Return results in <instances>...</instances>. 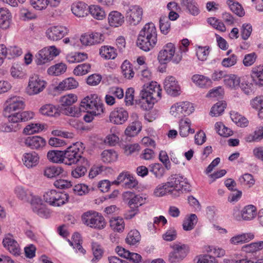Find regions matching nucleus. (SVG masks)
<instances>
[{"label":"nucleus","mask_w":263,"mask_h":263,"mask_svg":"<svg viewBox=\"0 0 263 263\" xmlns=\"http://www.w3.org/2000/svg\"><path fill=\"white\" fill-rule=\"evenodd\" d=\"M64 161L63 163L71 165L76 164L84 158L81 156L79 149L77 147L76 144L73 146H70L64 151Z\"/></svg>","instance_id":"11"},{"label":"nucleus","mask_w":263,"mask_h":263,"mask_svg":"<svg viewBox=\"0 0 263 263\" xmlns=\"http://www.w3.org/2000/svg\"><path fill=\"white\" fill-rule=\"evenodd\" d=\"M64 151L52 150L47 153L48 160L53 163H63L64 161Z\"/></svg>","instance_id":"39"},{"label":"nucleus","mask_w":263,"mask_h":263,"mask_svg":"<svg viewBox=\"0 0 263 263\" xmlns=\"http://www.w3.org/2000/svg\"><path fill=\"white\" fill-rule=\"evenodd\" d=\"M80 106L83 111L92 110L95 114H101L103 112V104L96 95H91L84 98Z\"/></svg>","instance_id":"6"},{"label":"nucleus","mask_w":263,"mask_h":263,"mask_svg":"<svg viewBox=\"0 0 263 263\" xmlns=\"http://www.w3.org/2000/svg\"><path fill=\"white\" fill-rule=\"evenodd\" d=\"M50 58L48 53V50L44 48L36 54L35 62L37 65H42L51 61Z\"/></svg>","instance_id":"48"},{"label":"nucleus","mask_w":263,"mask_h":263,"mask_svg":"<svg viewBox=\"0 0 263 263\" xmlns=\"http://www.w3.org/2000/svg\"><path fill=\"white\" fill-rule=\"evenodd\" d=\"M158 59L161 64H166L170 61L174 63H179L182 59V55L178 53H175L174 44L169 43L166 44L163 49L160 51Z\"/></svg>","instance_id":"4"},{"label":"nucleus","mask_w":263,"mask_h":263,"mask_svg":"<svg viewBox=\"0 0 263 263\" xmlns=\"http://www.w3.org/2000/svg\"><path fill=\"white\" fill-rule=\"evenodd\" d=\"M262 249L263 241L252 242L242 247V250L246 253H254Z\"/></svg>","instance_id":"49"},{"label":"nucleus","mask_w":263,"mask_h":263,"mask_svg":"<svg viewBox=\"0 0 263 263\" xmlns=\"http://www.w3.org/2000/svg\"><path fill=\"white\" fill-rule=\"evenodd\" d=\"M110 226L115 231L122 232L124 229V222L122 218H112L110 221Z\"/></svg>","instance_id":"50"},{"label":"nucleus","mask_w":263,"mask_h":263,"mask_svg":"<svg viewBox=\"0 0 263 263\" xmlns=\"http://www.w3.org/2000/svg\"><path fill=\"white\" fill-rule=\"evenodd\" d=\"M40 157L35 152L25 153L22 158L23 164L28 168L35 167L39 164Z\"/></svg>","instance_id":"20"},{"label":"nucleus","mask_w":263,"mask_h":263,"mask_svg":"<svg viewBox=\"0 0 263 263\" xmlns=\"http://www.w3.org/2000/svg\"><path fill=\"white\" fill-rule=\"evenodd\" d=\"M70 246H72L74 249L78 250L82 254H85V250L82 248L81 245L82 243V239L80 234L78 233H74L72 236V240H68Z\"/></svg>","instance_id":"45"},{"label":"nucleus","mask_w":263,"mask_h":263,"mask_svg":"<svg viewBox=\"0 0 263 263\" xmlns=\"http://www.w3.org/2000/svg\"><path fill=\"white\" fill-rule=\"evenodd\" d=\"M251 77L256 85L263 86V65L253 68Z\"/></svg>","instance_id":"34"},{"label":"nucleus","mask_w":263,"mask_h":263,"mask_svg":"<svg viewBox=\"0 0 263 263\" xmlns=\"http://www.w3.org/2000/svg\"><path fill=\"white\" fill-rule=\"evenodd\" d=\"M88 11L94 18L98 20H103L106 15L104 10L98 5H91Z\"/></svg>","instance_id":"36"},{"label":"nucleus","mask_w":263,"mask_h":263,"mask_svg":"<svg viewBox=\"0 0 263 263\" xmlns=\"http://www.w3.org/2000/svg\"><path fill=\"white\" fill-rule=\"evenodd\" d=\"M149 171L158 179L161 178L165 173V169L160 163L152 164L149 166Z\"/></svg>","instance_id":"52"},{"label":"nucleus","mask_w":263,"mask_h":263,"mask_svg":"<svg viewBox=\"0 0 263 263\" xmlns=\"http://www.w3.org/2000/svg\"><path fill=\"white\" fill-rule=\"evenodd\" d=\"M227 106L226 103L223 101L216 103L212 108L210 115L212 117H217L221 115Z\"/></svg>","instance_id":"54"},{"label":"nucleus","mask_w":263,"mask_h":263,"mask_svg":"<svg viewBox=\"0 0 263 263\" xmlns=\"http://www.w3.org/2000/svg\"><path fill=\"white\" fill-rule=\"evenodd\" d=\"M11 15L9 11L5 8H0V27L8 28L10 24Z\"/></svg>","instance_id":"32"},{"label":"nucleus","mask_w":263,"mask_h":263,"mask_svg":"<svg viewBox=\"0 0 263 263\" xmlns=\"http://www.w3.org/2000/svg\"><path fill=\"white\" fill-rule=\"evenodd\" d=\"M102 160L104 162H110L113 161L117 157L115 152L111 150L104 151L101 154Z\"/></svg>","instance_id":"64"},{"label":"nucleus","mask_w":263,"mask_h":263,"mask_svg":"<svg viewBox=\"0 0 263 263\" xmlns=\"http://www.w3.org/2000/svg\"><path fill=\"white\" fill-rule=\"evenodd\" d=\"M40 112L44 116L56 117L59 115L58 109L51 104H45L40 109Z\"/></svg>","instance_id":"37"},{"label":"nucleus","mask_w":263,"mask_h":263,"mask_svg":"<svg viewBox=\"0 0 263 263\" xmlns=\"http://www.w3.org/2000/svg\"><path fill=\"white\" fill-rule=\"evenodd\" d=\"M67 69L66 65L62 63L57 64L48 69V73L50 75L59 76L64 73Z\"/></svg>","instance_id":"47"},{"label":"nucleus","mask_w":263,"mask_h":263,"mask_svg":"<svg viewBox=\"0 0 263 263\" xmlns=\"http://www.w3.org/2000/svg\"><path fill=\"white\" fill-rule=\"evenodd\" d=\"M254 238L252 233H245L237 234L230 239V242L233 245H241L247 243Z\"/></svg>","instance_id":"23"},{"label":"nucleus","mask_w":263,"mask_h":263,"mask_svg":"<svg viewBox=\"0 0 263 263\" xmlns=\"http://www.w3.org/2000/svg\"><path fill=\"white\" fill-rule=\"evenodd\" d=\"M167 186L172 188L173 194L175 196H179L183 191H189L190 186L186 182L183 177L178 175H172L167 179L166 182Z\"/></svg>","instance_id":"7"},{"label":"nucleus","mask_w":263,"mask_h":263,"mask_svg":"<svg viewBox=\"0 0 263 263\" xmlns=\"http://www.w3.org/2000/svg\"><path fill=\"white\" fill-rule=\"evenodd\" d=\"M43 198L44 201L52 206H60L68 202L69 195L65 193L51 190L46 192Z\"/></svg>","instance_id":"5"},{"label":"nucleus","mask_w":263,"mask_h":263,"mask_svg":"<svg viewBox=\"0 0 263 263\" xmlns=\"http://www.w3.org/2000/svg\"><path fill=\"white\" fill-rule=\"evenodd\" d=\"M167 193L173 194V190H171L167 186L166 183L158 185L154 190L153 195L157 197H161L166 195Z\"/></svg>","instance_id":"43"},{"label":"nucleus","mask_w":263,"mask_h":263,"mask_svg":"<svg viewBox=\"0 0 263 263\" xmlns=\"http://www.w3.org/2000/svg\"><path fill=\"white\" fill-rule=\"evenodd\" d=\"M108 20L111 26L117 27L123 23L124 16L118 11H112L109 13Z\"/></svg>","instance_id":"31"},{"label":"nucleus","mask_w":263,"mask_h":263,"mask_svg":"<svg viewBox=\"0 0 263 263\" xmlns=\"http://www.w3.org/2000/svg\"><path fill=\"white\" fill-rule=\"evenodd\" d=\"M104 41V36L103 34L98 32H93L89 34L82 35L80 41L84 45H93L101 44Z\"/></svg>","instance_id":"16"},{"label":"nucleus","mask_w":263,"mask_h":263,"mask_svg":"<svg viewBox=\"0 0 263 263\" xmlns=\"http://www.w3.org/2000/svg\"><path fill=\"white\" fill-rule=\"evenodd\" d=\"M9 122L3 123L0 125V130L3 132H16L20 129V126L17 122H13L8 119Z\"/></svg>","instance_id":"55"},{"label":"nucleus","mask_w":263,"mask_h":263,"mask_svg":"<svg viewBox=\"0 0 263 263\" xmlns=\"http://www.w3.org/2000/svg\"><path fill=\"white\" fill-rule=\"evenodd\" d=\"M63 172V169L60 166H51L45 168L44 175L48 178H53L59 176Z\"/></svg>","instance_id":"38"},{"label":"nucleus","mask_w":263,"mask_h":263,"mask_svg":"<svg viewBox=\"0 0 263 263\" xmlns=\"http://www.w3.org/2000/svg\"><path fill=\"white\" fill-rule=\"evenodd\" d=\"M143 9L138 5H131L126 12V18L132 25H137L141 21Z\"/></svg>","instance_id":"13"},{"label":"nucleus","mask_w":263,"mask_h":263,"mask_svg":"<svg viewBox=\"0 0 263 263\" xmlns=\"http://www.w3.org/2000/svg\"><path fill=\"white\" fill-rule=\"evenodd\" d=\"M90 65L88 63H83L78 65L73 70V73L76 76H83L87 74L90 70Z\"/></svg>","instance_id":"60"},{"label":"nucleus","mask_w":263,"mask_h":263,"mask_svg":"<svg viewBox=\"0 0 263 263\" xmlns=\"http://www.w3.org/2000/svg\"><path fill=\"white\" fill-rule=\"evenodd\" d=\"M77 101V97L74 94H68L62 97L60 99V103L63 106H71Z\"/></svg>","instance_id":"58"},{"label":"nucleus","mask_w":263,"mask_h":263,"mask_svg":"<svg viewBox=\"0 0 263 263\" xmlns=\"http://www.w3.org/2000/svg\"><path fill=\"white\" fill-rule=\"evenodd\" d=\"M63 111L65 115L78 117L80 116L81 112L83 111V110L80 105L79 107H76L75 106L71 107L68 106Z\"/></svg>","instance_id":"62"},{"label":"nucleus","mask_w":263,"mask_h":263,"mask_svg":"<svg viewBox=\"0 0 263 263\" xmlns=\"http://www.w3.org/2000/svg\"><path fill=\"white\" fill-rule=\"evenodd\" d=\"M34 113L30 111H25L21 113L14 114L12 116H9V120L13 122H26L34 117Z\"/></svg>","instance_id":"25"},{"label":"nucleus","mask_w":263,"mask_h":263,"mask_svg":"<svg viewBox=\"0 0 263 263\" xmlns=\"http://www.w3.org/2000/svg\"><path fill=\"white\" fill-rule=\"evenodd\" d=\"M215 128L217 132L220 136L228 137L232 135V131L230 129L226 127L221 122L216 123Z\"/></svg>","instance_id":"57"},{"label":"nucleus","mask_w":263,"mask_h":263,"mask_svg":"<svg viewBox=\"0 0 263 263\" xmlns=\"http://www.w3.org/2000/svg\"><path fill=\"white\" fill-rule=\"evenodd\" d=\"M194 107L189 102H179L173 105L170 109L171 114L176 118H182L191 114Z\"/></svg>","instance_id":"9"},{"label":"nucleus","mask_w":263,"mask_h":263,"mask_svg":"<svg viewBox=\"0 0 263 263\" xmlns=\"http://www.w3.org/2000/svg\"><path fill=\"white\" fill-rule=\"evenodd\" d=\"M66 27L62 26H57L51 27L46 31L48 39L53 41H58L62 39L68 32Z\"/></svg>","instance_id":"19"},{"label":"nucleus","mask_w":263,"mask_h":263,"mask_svg":"<svg viewBox=\"0 0 263 263\" xmlns=\"http://www.w3.org/2000/svg\"><path fill=\"white\" fill-rule=\"evenodd\" d=\"M139 100H136V104L144 109L152 107L161 97V89L156 82L144 84L140 91Z\"/></svg>","instance_id":"1"},{"label":"nucleus","mask_w":263,"mask_h":263,"mask_svg":"<svg viewBox=\"0 0 263 263\" xmlns=\"http://www.w3.org/2000/svg\"><path fill=\"white\" fill-rule=\"evenodd\" d=\"M171 247L173 251L169 254V261L171 263L179 262L186 255V246L180 243H175Z\"/></svg>","instance_id":"14"},{"label":"nucleus","mask_w":263,"mask_h":263,"mask_svg":"<svg viewBox=\"0 0 263 263\" xmlns=\"http://www.w3.org/2000/svg\"><path fill=\"white\" fill-rule=\"evenodd\" d=\"M45 82L39 76L32 75L29 78L26 91L30 96L37 95L43 90L45 87Z\"/></svg>","instance_id":"10"},{"label":"nucleus","mask_w":263,"mask_h":263,"mask_svg":"<svg viewBox=\"0 0 263 263\" xmlns=\"http://www.w3.org/2000/svg\"><path fill=\"white\" fill-rule=\"evenodd\" d=\"M141 124L139 122H132L125 129V134L129 137L136 135L141 130Z\"/></svg>","instance_id":"51"},{"label":"nucleus","mask_w":263,"mask_h":263,"mask_svg":"<svg viewBox=\"0 0 263 263\" xmlns=\"http://www.w3.org/2000/svg\"><path fill=\"white\" fill-rule=\"evenodd\" d=\"M33 211L41 217L47 218L50 215L48 209L42 199L39 196H34L30 201Z\"/></svg>","instance_id":"12"},{"label":"nucleus","mask_w":263,"mask_h":263,"mask_svg":"<svg viewBox=\"0 0 263 263\" xmlns=\"http://www.w3.org/2000/svg\"><path fill=\"white\" fill-rule=\"evenodd\" d=\"M78 82L73 78H68L60 82L56 88L58 90H64L76 88Z\"/></svg>","instance_id":"33"},{"label":"nucleus","mask_w":263,"mask_h":263,"mask_svg":"<svg viewBox=\"0 0 263 263\" xmlns=\"http://www.w3.org/2000/svg\"><path fill=\"white\" fill-rule=\"evenodd\" d=\"M44 125L38 123H31L24 129L23 132L27 135H31L43 130Z\"/></svg>","instance_id":"56"},{"label":"nucleus","mask_w":263,"mask_h":263,"mask_svg":"<svg viewBox=\"0 0 263 263\" xmlns=\"http://www.w3.org/2000/svg\"><path fill=\"white\" fill-rule=\"evenodd\" d=\"M14 193L16 197L24 202H29L32 200V193L28 190L22 186H17L14 189Z\"/></svg>","instance_id":"27"},{"label":"nucleus","mask_w":263,"mask_h":263,"mask_svg":"<svg viewBox=\"0 0 263 263\" xmlns=\"http://www.w3.org/2000/svg\"><path fill=\"white\" fill-rule=\"evenodd\" d=\"M227 4L230 10L237 16L242 17L245 15V10L239 3L235 2L233 0H227Z\"/></svg>","instance_id":"42"},{"label":"nucleus","mask_w":263,"mask_h":263,"mask_svg":"<svg viewBox=\"0 0 263 263\" xmlns=\"http://www.w3.org/2000/svg\"><path fill=\"white\" fill-rule=\"evenodd\" d=\"M180 4L192 15L196 16L200 13L198 6L195 0H180Z\"/></svg>","instance_id":"26"},{"label":"nucleus","mask_w":263,"mask_h":263,"mask_svg":"<svg viewBox=\"0 0 263 263\" xmlns=\"http://www.w3.org/2000/svg\"><path fill=\"white\" fill-rule=\"evenodd\" d=\"M121 68L122 73L124 78L130 79L134 77L135 73L132 64L128 61H124L121 66Z\"/></svg>","instance_id":"46"},{"label":"nucleus","mask_w":263,"mask_h":263,"mask_svg":"<svg viewBox=\"0 0 263 263\" xmlns=\"http://www.w3.org/2000/svg\"><path fill=\"white\" fill-rule=\"evenodd\" d=\"M124 196L125 197L130 198L128 201L129 206H141L144 204L146 200V198L143 197L140 195H135V194L132 192H126L124 193Z\"/></svg>","instance_id":"24"},{"label":"nucleus","mask_w":263,"mask_h":263,"mask_svg":"<svg viewBox=\"0 0 263 263\" xmlns=\"http://www.w3.org/2000/svg\"><path fill=\"white\" fill-rule=\"evenodd\" d=\"M160 29L164 34H167L170 29V21L166 16L161 17L160 19Z\"/></svg>","instance_id":"63"},{"label":"nucleus","mask_w":263,"mask_h":263,"mask_svg":"<svg viewBox=\"0 0 263 263\" xmlns=\"http://www.w3.org/2000/svg\"><path fill=\"white\" fill-rule=\"evenodd\" d=\"M88 5L83 2L73 3L71 6V10L73 14L77 17L86 16L88 12Z\"/></svg>","instance_id":"21"},{"label":"nucleus","mask_w":263,"mask_h":263,"mask_svg":"<svg viewBox=\"0 0 263 263\" xmlns=\"http://www.w3.org/2000/svg\"><path fill=\"white\" fill-rule=\"evenodd\" d=\"M192 80L196 85L201 88L210 86L211 83V80L209 78L201 74L194 75Z\"/></svg>","instance_id":"44"},{"label":"nucleus","mask_w":263,"mask_h":263,"mask_svg":"<svg viewBox=\"0 0 263 263\" xmlns=\"http://www.w3.org/2000/svg\"><path fill=\"white\" fill-rule=\"evenodd\" d=\"M191 122L188 118L181 119L179 122V134L182 137H187L189 133L193 134L195 132L194 129L190 127Z\"/></svg>","instance_id":"30"},{"label":"nucleus","mask_w":263,"mask_h":263,"mask_svg":"<svg viewBox=\"0 0 263 263\" xmlns=\"http://www.w3.org/2000/svg\"><path fill=\"white\" fill-rule=\"evenodd\" d=\"M25 144L31 149H40L46 144L45 140L40 136H32L27 138L25 140Z\"/></svg>","instance_id":"22"},{"label":"nucleus","mask_w":263,"mask_h":263,"mask_svg":"<svg viewBox=\"0 0 263 263\" xmlns=\"http://www.w3.org/2000/svg\"><path fill=\"white\" fill-rule=\"evenodd\" d=\"M210 53V48L209 46H199L197 49L196 55L200 61H205L206 60Z\"/></svg>","instance_id":"61"},{"label":"nucleus","mask_w":263,"mask_h":263,"mask_svg":"<svg viewBox=\"0 0 263 263\" xmlns=\"http://www.w3.org/2000/svg\"><path fill=\"white\" fill-rule=\"evenodd\" d=\"M164 88L167 94L177 96L180 94V87L176 79L172 76L167 77L164 81Z\"/></svg>","instance_id":"15"},{"label":"nucleus","mask_w":263,"mask_h":263,"mask_svg":"<svg viewBox=\"0 0 263 263\" xmlns=\"http://www.w3.org/2000/svg\"><path fill=\"white\" fill-rule=\"evenodd\" d=\"M121 183H124L123 185L127 188L134 187L137 184L134 177L127 172L120 173L117 180L112 181L111 183L118 185Z\"/></svg>","instance_id":"18"},{"label":"nucleus","mask_w":263,"mask_h":263,"mask_svg":"<svg viewBox=\"0 0 263 263\" xmlns=\"http://www.w3.org/2000/svg\"><path fill=\"white\" fill-rule=\"evenodd\" d=\"M251 105L253 108L258 110L259 117L263 118V100L256 97L251 101Z\"/></svg>","instance_id":"59"},{"label":"nucleus","mask_w":263,"mask_h":263,"mask_svg":"<svg viewBox=\"0 0 263 263\" xmlns=\"http://www.w3.org/2000/svg\"><path fill=\"white\" fill-rule=\"evenodd\" d=\"M128 118V113L122 107L115 108L110 114L109 118L111 122L116 124H122Z\"/></svg>","instance_id":"17"},{"label":"nucleus","mask_w":263,"mask_h":263,"mask_svg":"<svg viewBox=\"0 0 263 263\" xmlns=\"http://www.w3.org/2000/svg\"><path fill=\"white\" fill-rule=\"evenodd\" d=\"M3 245L10 253L18 255L20 252L19 245L16 241L11 237H6L3 239Z\"/></svg>","instance_id":"28"},{"label":"nucleus","mask_w":263,"mask_h":263,"mask_svg":"<svg viewBox=\"0 0 263 263\" xmlns=\"http://www.w3.org/2000/svg\"><path fill=\"white\" fill-rule=\"evenodd\" d=\"M141 239L140 233L136 230H131L127 234L126 242L130 245H135L138 243Z\"/></svg>","instance_id":"53"},{"label":"nucleus","mask_w":263,"mask_h":263,"mask_svg":"<svg viewBox=\"0 0 263 263\" xmlns=\"http://www.w3.org/2000/svg\"><path fill=\"white\" fill-rule=\"evenodd\" d=\"M157 42V33L153 23L145 25L140 31L137 45L144 51H148L153 49Z\"/></svg>","instance_id":"2"},{"label":"nucleus","mask_w":263,"mask_h":263,"mask_svg":"<svg viewBox=\"0 0 263 263\" xmlns=\"http://www.w3.org/2000/svg\"><path fill=\"white\" fill-rule=\"evenodd\" d=\"M6 106L4 110V115L9 119V116H12L13 112L23 109L25 107L24 99L18 96H13L6 102Z\"/></svg>","instance_id":"8"},{"label":"nucleus","mask_w":263,"mask_h":263,"mask_svg":"<svg viewBox=\"0 0 263 263\" xmlns=\"http://www.w3.org/2000/svg\"><path fill=\"white\" fill-rule=\"evenodd\" d=\"M197 221V216L194 214H191L189 217L184 219L182 224L183 229L186 231L193 230Z\"/></svg>","instance_id":"41"},{"label":"nucleus","mask_w":263,"mask_h":263,"mask_svg":"<svg viewBox=\"0 0 263 263\" xmlns=\"http://www.w3.org/2000/svg\"><path fill=\"white\" fill-rule=\"evenodd\" d=\"M256 208L253 205H248L243 208L241 211L242 218L245 220H251L256 216Z\"/></svg>","instance_id":"35"},{"label":"nucleus","mask_w":263,"mask_h":263,"mask_svg":"<svg viewBox=\"0 0 263 263\" xmlns=\"http://www.w3.org/2000/svg\"><path fill=\"white\" fill-rule=\"evenodd\" d=\"M241 81L239 77L235 74L227 75L223 79L224 84L232 89H238Z\"/></svg>","instance_id":"29"},{"label":"nucleus","mask_w":263,"mask_h":263,"mask_svg":"<svg viewBox=\"0 0 263 263\" xmlns=\"http://www.w3.org/2000/svg\"><path fill=\"white\" fill-rule=\"evenodd\" d=\"M99 53L100 55L105 59H114L117 57L116 49L111 46H102Z\"/></svg>","instance_id":"40"},{"label":"nucleus","mask_w":263,"mask_h":263,"mask_svg":"<svg viewBox=\"0 0 263 263\" xmlns=\"http://www.w3.org/2000/svg\"><path fill=\"white\" fill-rule=\"evenodd\" d=\"M82 221L86 226L97 230H102L106 225L104 217L94 211H88L82 215Z\"/></svg>","instance_id":"3"}]
</instances>
